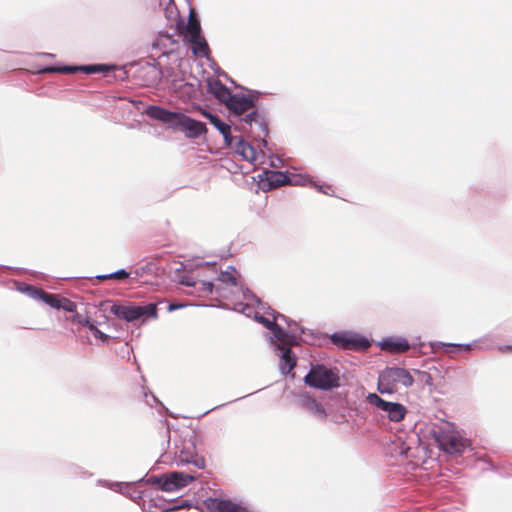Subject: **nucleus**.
<instances>
[{
  "mask_svg": "<svg viewBox=\"0 0 512 512\" xmlns=\"http://www.w3.org/2000/svg\"><path fill=\"white\" fill-rule=\"evenodd\" d=\"M236 117H240L241 130L245 131L247 126L251 129L256 127L259 135L268 134V126L262 113L254 110V100L244 94H232L231 99L225 104Z\"/></svg>",
  "mask_w": 512,
  "mask_h": 512,
  "instance_id": "nucleus-1",
  "label": "nucleus"
},
{
  "mask_svg": "<svg viewBox=\"0 0 512 512\" xmlns=\"http://www.w3.org/2000/svg\"><path fill=\"white\" fill-rule=\"evenodd\" d=\"M268 310L267 314L271 315V318L256 313L255 319L273 333V337H270L271 342L276 339L277 341L291 343L295 341V331L304 332L297 322L288 320L285 315L276 313L271 308H268Z\"/></svg>",
  "mask_w": 512,
  "mask_h": 512,
  "instance_id": "nucleus-2",
  "label": "nucleus"
},
{
  "mask_svg": "<svg viewBox=\"0 0 512 512\" xmlns=\"http://www.w3.org/2000/svg\"><path fill=\"white\" fill-rule=\"evenodd\" d=\"M432 434L439 448L450 455H460L469 447V440L450 425L434 428Z\"/></svg>",
  "mask_w": 512,
  "mask_h": 512,
  "instance_id": "nucleus-3",
  "label": "nucleus"
},
{
  "mask_svg": "<svg viewBox=\"0 0 512 512\" xmlns=\"http://www.w3.org/2000/svg\"><path fill=\"white\" fill-rule=\"evenodd\" d=\"M414 383V379L409 371L400 367H387L378 377L377 390L381 394L394 393L398 385L410 387Z\"/></svg>",
  "mask_w": 512,
  "mask_h": 512,
  "instance_id": "nucleus-4",
  "label": "nucleus"
},
{
  "mask_svg": "<svg viewBox=\"0 0 512 512\" xmlns=\"http://www.w3.org/2000/svg\"><path fill=\"white\" fill-rule=\"evenodd\" d=\"M339 380L338 373L324 365L312 366L304 378L307 385L321 390H330L338 387Z\"/></svg>",
  "mask_w": 512,
  "mask_h": 512,
  "instance_id": "nucleus-5",
  "label": "nucleus"
},
{
  "mask_svg": "<svg viewBox=\"0 0 512 512\" xmlns=\"http://www.w3.org/2000/svg\"><path fill=\"white\" fill-rule=\"evenodd\" d=\"M110 311L115 317L127 322H133L141 318L152 319L157 317V308L154 303L144 306L114 304Z\"/></svg>",
  "mask_w": 512,
  "mask_h": 512,
  "instance_id": "nucleus-6",
  "label": "nucleus"
},
{
  "mask_svg": "<svg viewBox=\"0 0 512 512\" xmlns=\"http://www.w3.org/2000/svg\"><path fill=\"white\" fill-rule=\"evenodd\" d=\"M366 400L371 406L375 407L383 417L388 418L392 422H400L407 414V409L404 405L398 402L386 401L376 393H369Z\"/></svg>",
  "mask_w": 512,
  "mask_h": 512,
  "instance_id": "nucleus-7",
  "label": "nucleus"
},
{
  "mask_svg": "<svg viewBox=\"0 0 512 512\" xmlns=\"http://www.w3.org/2000/svg\"><path fill=\"white\" fill-rule=\"evenodd\" d=\"M333 344L343 349H367L370 342L357 334L349 332H336L330 336Z\"/></svg>",
  "mask_w": 512,
  "mask_h": 512,
  "instance_id": "nucleus-8",
  "label": "nucleus"
},
{
  "mask_svg": "<svg viewBox=\"0 0 512 512\" xmlns=\"http://www.w3.org/2000/svg\"><path fill=\"white\" fill-rule=\"evenodd\" d=\"M174 454L178 465L193 464L199 468L204 466L203 459H197L195 445L191 440L183 441L181 446L175 443Z\"/></svg>",
  "mask_w": 512,
  "mask_h": 512,
  "instance_id": "nucleus-9",
  "label": "nucleus"
},
{
  "mask_svg": "<svg viewBox=\"0 0 512 512\" xmlns=\"http://www.w3.org/2000/svg\"><path fill=\"white\" fill-rule=\"evenodd\" d=\"M173 128L180 129L188 138H198L207 132L205 123L192 119L180 112L177 115Z\"/></svg>",
  "mask_w": 512,
  "mask_h": 512,
  "instance_id": "nucleus-10",
  "label": "nucleus"
},
{
  "mask_svg": "<svg viewBox=\"0 0 512 512\" xmlns=\"http://www.w3.org/2000/svg\"><path fill=\"white\" fill-rule=\"evenodd\" d=\"M297 343V331H295V341L285 343L278 341L275 344V349L279 351L280 363L279 369L283 375H287L296 365V358L292 355L291 346Z\"/></svg>",
  "mask_w": 512,
  "mask_h": 512,
  "instance_id": "nucleus-11",
  "label": "nucleus"
},
{
  "mask_svg": "<svg viewBox=\"0 0 512 512\" xmlns=\"http://www.w3.org/2000/svg\"><path fill=\"white\" fill-rule=\"evenodd\" d=\"M193 479L192 476L182 472H172L168 475H164L162 490L165 492L177 491L188 485Z\"/></svg>",
  "mask_w": 512,
  "mask_h": 512,
  "instance_id": "nucleus-12",
  "label": "nucleus"
},
{
  "mask_svg": "<svg viewBox=\"0 0 512 512\" xmlns=\"http://www.w3.org/2000/svg\"><path fill=\"white\" fill-rule=\"evenodd\" d=\"M19 290L26 293L29 297L41 300L52 308L60 309V298L55 294L46 293L42 289H38L31 285H24L23 288L19 287Z\"/></svg>",
  "mask_w": 512,
  "mask_h": 512,
  "instance_id": "nucleus-13",
  "label": "nucleus"
},
{
  "mask_svg": "<svg viewBox=\"0 0 512 512\" xmlns=\"http://www.w3.org/2000/svg\"><path fill=\"white\" fill-rule=\"evenodd\" d=\"M382 350L389 353H404L410 349V344L407 339L399 336H390L382 339L378 343Z\"/></svg>",
  "mask_w": 512,
  "mask_h": 512,
  "instance_id": "nucleus-14",
  "label": "nucleus"
},
{
  "mask_svg": "<svg viewBox=\"0 0 512 512\" xmlns=\"http://www.w3.org/2000/svg\"><path fill=\"white\" fill-rule=\"evenodd\" d=\"M202 115L206 117L210 123L222 134L225 144L232 147L235 139L234 136L231 135L230 125L223 122L217 115L212 114L207 110H203Z\"/></svg>",
  "mask_w": 512,
  "mask_h": 512,
  "instance_id": "nucleus-15",
  "label": "nucleus"
},
{
  "mask_svg": "<svg viewBox=\"0 0 512 512\" xmlns=\"http://www.w3.org/2000/svg\"><path fill=\"white\" fill-rule=\"evenodd\" d=\"M145 113L148 117L173 127L179 112H172L156 105H150L146 108Z\"/></svg>",
  "mask_w": 512,
  "mask_h": 512,
  "instance_id": "nucleus-16",
  "label": "nucleus"
},
{
  "mask_svg": "<svg viewBox=\"0 0 512 512\" xmlns=\"http://www.w3.org/2000/svg\"><path fill=\"white\" fill-rule=\"evenodd\" d=\"M298 405L319 418L326 417V411L321 403L306 393L299 395Z\"/></svg>",
  "mask_w": 512,
  "mask_h": 512,
  "instance_id": "nucleus-17",
  "label": "nucleus"
},
{
  "mask_svg": "<svg viewBox=\"0 0 512 512\" xmlns=\"http://www.w3.org/2000/svg\"><path fill=\"white\" fill-rule=\"evenodd\" d=\"M431 346L433 348L434 347L445 348L447 352L470 350L472 347H476L478 349H489L490 348V344L488 343V339H486V338L474 341L473 343H469V344H451V343L436 342V343H433Z\"/></svg>",
  "mask_w": 512,
  "mask_h": 512,
  "instance_id": "nucleus-18",
  "label": "nucleus"
},
{
  "mask_svg": "<svg viewBox=\"0 0 512 512\" xmlns=\"http://www.w3.org/2000/svg\"><path fill=\"white\" fill-rule=\"evenodd\" d=\"M234 139L235 141L232 146H235L236 153L241 155L246 161L255 162L257 160V152L254 147L240 137H234Z\"/></svg>",
  "mask_w": 512,
  "mask_h": 512,
  "instance_id": "nucleus-19",
  "label": "nucleus"
},
{
  "mask_svg": "<svg viewBox=\"0 0 512 512\" xmlns=\"http://www.w3.org/2000/svg\"><path fill=\"white\" fill-rule=\"evenodd\" d=\"M208 91L221 103L226 104L231 99V91L219 80L208 83Z\"/></svg>",
  "mask_w": 512,
  "mask_h": 512,
  "instance_id": "nucleus-20",
  "label": "nucleus"
},
{
  "mask_svg": "<svg viewBox=\"0 0 512 512\" xmlns=\"http://www.w3.org/2000/svg\"><path fill=\"white\" fill-rule=\"evenodd\" d=\"M189 42L192 44V52L197 56H207L209 52L208 44L205 38L200 35L199 39L190 38Z\"/></svg>",
  "mask_w": 512,
  "mask_h": 512,
  "instance_id": "nucleus-21",
  "label": "nucleus"
},
{
  "mask_svg": "<svg viewBox=\"0 0 512 512\" xmlns=\"http://www.w3.org/2000/svg\"><path fill=\"white\" fill-rule=\"evenodd\" d=\"M268 181L270 187H278L284 184H288L289 175L280 171L270 172L268 176Z\"/></svg>",
  "mask_w": 512,
  "mask_h": 512,
  "instance_id": "nucleus-22",
  "label": "nucleus"
},
{
  "mask_svg": "<svg viewBox=\"0 0 512 512\" xmlns=\"http://www.w3.org/2000/svg\"><path fill=\"white\" fill-rule=\"evenodd\" d=\"M187 34L189 39H199V36L201 35V26L200 22L197 18H194L192 13L190 14L189 21L187 24Z\"/></svg>",
  "mask_w": 512,
  "mask_h": 512,
  "instance_id": "nucleus-23",
  "label": "nucleus"
},
{
  "mask_svg": "<svg viewBox=\"0 0 512 512\" xmlns=\"http://www.w3.org/2000/svg\"><path fill=\"white\" fill-rule=\"evenodd\" d=\"M229 268L231 269V271H229V270L222 271L218 275L217 279L226 285L237 287L238 286L237 279H236L235 275L233 274V272H235V269L233 267H229Z\"/></svg>",
  "mask_w": 512,
  "mask_h": 512,
  "instance_id": "nucleus-24",
  "label": "nucleus"
},
{
  "mask_svg": "<svg viewBox=\"0 0 512 512\" xmlns=\"http://www.w3.org/2000/svg\"><path fill=\"white\" fill-rule=\"evenodd\" d=\"M44 71L49 72V73L57 72V73L70 74V73L79 71V66H60V67L51 66V67L46 68Z\"/></svg>",
  "mask_w": 512,
  "mask_h": 512,
  "instance_id": "nucleus-25",
  "label": "nucleus"
},
{
  "mask_svg": "<svg viewBox=\"0 0 512 512\" xmlns=\"http://www.w3.org/2000/svg\"><path fill=\"white\" fill-rule=\"evenodd\" d=\"M129 277V273L125 270V269H119L113 273H110V274H104V275H98L96 276L97 279H124V278H128Z\"/></svg>",
  "mask_w": 512,
  "mask_h": 512,
  "instance_id": "nucleus-26",
  "label": "nucleus"
},
{
  "mask_svg": "<svg viewBox=\"0 0 512 512\" xmlns=\"http://www.w3.org/2000/svg\"><path fill=\"white\" fill-rule=\"evenodd\" d=\"M108 67L105 65H85V66H79V71H83L86 74H94L97 72H103L107 70Z\"/></svg>",
  "mask_w": 512,
  "mask_h": 512,
  "instance_id": "nucleus-27",
  "label": "nucleus"
},
{
  "mask_svg": "<svg viewBox=\"0 0 512 512\" xmlns=\"http://www.w3.org/2000/svg\"><path fill=\"white\" fill-rule=\"evenodd\" d=\"M311 180L307 177V176H303V175H291L289 176V182L288 184L290 185H301V186H304V185H307L308 183H310Z\"/></svg>",
  "mask_w": 512,
  "mask_h": 512,
  "instance_id": "nucleus-28",
  "label": "nucleus"
},
{
  "mask_svg": "<svg viewBox=\"0 0 512 512\" xmlns=\"http://www.w3.org/2000/svg\"><path fill=\"white\" fill-rule=\"evenodd\" d=\"M59 304L61 309L68 312H74L76 309V303L64 297L60 298Z\"/></svg>",
  "mask_w": 512,
  "mask_h": 512,
  "instance_id": "nucleus-29",
  "label": "nucleus"
},
{
  "mask_svg": "<svg viewBox=\"0 0 512 512\" xmlns=\"http://www.w3.org/2000/svg\"><path fill=\"white\" fill-rule=\"evenodd\" d=\"M73 321L85 326L89 329V325H93V322L90 321L89 317L87 315H83L80 313H77L73 316Z\"/></svg>",
  "mask_w": 512,
  "mask_h": 512,
  "instance_id": "nucleus-30",
  "label": "nucleus"
},
{
  "mask_svg": "<svg viewBox=\"0 0 512 512\" xmlns=\"http://www.w3.org/2000/svg\"><path fill=\"white\" fill-rule=\"evenodd\" d=\"M89 330L93 333L95 338L101 340L102 342H106L109 339V335L100 331L94 323L93 325H89Z\"/></svg>",
  "mask_w": 512,
  "mask_h": 512,
  "instance_id": "nucleus-31",
  "label": "nucleus"
},
{
  "mask_svg": "<svg viewBox=\"0 0 512 512\" xmlns=\"http://www.w3.org/2000/svg\"><path fill=\"white\" fill-rule=\"evenodd\" d=\"M106 486L109 487L111 490H114V491H117V492H120L122 494H126L127 493V489L129 488L128 485H124L123 483H118V482H115V483H108V482H105Z\"/></svg>",
  "mask_w": 512,
  "mask_h": 512,
  "instance_id": "nucleus-32",
  "label": "nucleus"
},
{
  "mask_svg": "<svg viewBox=\"0 0 512 512\" xmlns=\"http://www.w3.org/2000/svg\"><path fill=\"white\" fill-rule=\"evenodd\" d=\"M163 481H164V475H162V476H151V477H149L148 479L145 480V482L147 484L158 486V487H160L161 490H162V486H163Z\"/></svg>",
  "mask_w": 512,
  "mask_h": 512,
  "instance_id": "nucleus-33",
  "label": "nucleus"
},
{
  "mask_svg": "<svg viewBox=\"0 0 512 512\" xmlns=\"http://www.w3.org/2000/svg\"><path fill=\"white\" fill-rule=\"evenodd\" d=\"M202 285H203V290H205L207 292H210V293L213 292L214 284L212 282H210V281H203Z\"/></svg>",
  "mask_w": 512,
  "mask_h": 512,
  "instance_id": "nucleus-34",
  "label": "nucleus"
},
{
  "mask_svg": "<svg viewBox=\"0 0 512 512\" xmlns=\"http://www.w3.org/2000/svg\"><path fill=\"white\" fill-rule=\"evenodd\" d=\"M408 450H409V447L405 446V444H404V443H401V444H400V448H399V452H398V453H399L401 456H406V455H407Z\"/></svg>",
  "mask_w": 512,
  "mask_h": 512,
  "instance_id": "nucleus-35",
  "label": "nucleus"
},
{
  "mask_svg": "<svg viewBox=\"0 0 512 512\" xmlns=\"http://www.w3.org/2000/svg\"><path fill=\"white\" fill-rule=\"evenodd\" d=\"M185 307V304H174V303H171L169 306H168V311H174V310H177V309H180V308H183Z\"/></svg>",
  "mask_w": 512,
  "mask_h": 512,
  "instance_id": "nucleus-36",
  "label": "nucleus"
},
{
  "mask_svg": "<svg viewBox=\"0 0 512 512\" xmlns=\"http://www.w3.org/2000/svg\"><path fill=\"white\" fill-rule=\"evenodd\" d=\"M145 397H146L147 404H149L150 406L153 405L152 402L153 403H158V399L154 395H151L150 399L148 398L147 394H145Z\"/></svg>",
  "mask_w": 512,
  "mask_h": 512,
  "instance_id": "nucleus-37",
  "label": "nucleus"
},
{
  "mask_svg": "<svg viewBox=\"0 0 512 512\" xmlns=\"http://www.w3.org/2000/svg\"><path fill=\"white\" fill-rule=\"evenodd\" d=\"M318 191L323 192L324 194H329L328 190L331 189L330 186H317Z\"/></svg>",
  "mask_w": 512,
  "mask_h": 512,
  "instance_id": "nucleus-38",
  "label": "nucleus"
},
{
  "mask_svg": "<svg viewBox=\"0 0 512 512\" xmlns=\"http://www.w3.org/2000/svg\"><path fill=\"white\" fill-rule=\"evenodd\" d=\"M499 350L500 351H510V350H512V346L511 345L500 346Z\"/></svg>",
  "mask_w": 512,
  "mask_h": 512,
  "instance_id": "nucleus-39",
  "label": "nucleus"
},
{
  "mask_svg": "<svg viewBox=\"0 0 512 512\" xmlns=\"http://www.w3.org/2000/svg\"><path fill=\"white\" fill-rule=\"evenodd\" d=\"M271 165H272L273 167H278V165L275 163V161H274V160H272V161H271Z\"/></svg>",
  "mask_w": 512,
  "mask_h": 512,
  "instance_id": "nucleus-40",
  "label": "nucleus"
},
{
  "mask_svg": "<svg viewBox=\"0 0 512 512\" xmlns=\"http://www.w3.org/2000/svg\"><path fill=\"white\" fill-rule=\"evenodd\" d=\"M216 408H217V407H215V409H216ZM212 410H214V408H212V409H210V410L205 411V412L203 413V415L208 414V413H209L210 411H212Z\"/></svg>",
  "mask_w": 512,
  "mask_h": 512,
  "instance_id": "nucleus-41",
  "label": "nucleus"
},
{
  "mask_svg": "<svg viewBox=\"0 0 512 512\" xmlns=\"http://www.w3.org/2000/svg\"><path fill=\"white\" fill-rule=\"evenodd\" d=\"M165 436H166V437H168V438L170 437V436H169V430H168V429H167V430H166V432H165Z\"/></svg>",
  "mask_w": 512,
  "mask_h": 512,
  "instance_id": "nucleus-42",
  "label": "nucleus"
},
{
  "mask_svg": "<svg viewBox=\"0 0 512 512\" xmlns=\"http://www.w3.org/2000/svg\"><path fill=\"white\" fill-rule=\"evenodd\" d=\"M186 285H187V286H194L195 284H194V283H189V282H187V283H186Z\"/></svg>",
  "mask_w": 512,
  "mask_h": 512,
  "instance_id": "nucleus-43",
  "label": "nucleus"
}]
</instances>
